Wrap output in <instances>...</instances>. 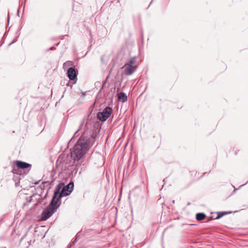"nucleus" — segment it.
Returning a JSON list of instances; mask_svg holds the SVG:
<instances>
[{
	"mask_svg": "<svg viewBox=\"0 0 248 248\" xmlns=\"http://www.w3.org/2000/svg\"><path fill=\"white\" fill-rule=\"evenodd\" d=\"M53 48H54V47H51L50 48H49L47 50V51H48V50H53Z\"/></svg>",
	"mask_w": 248,
	"mask_h": 248,
	"instance_id": "15",
	"label": "nucleus"
},
{
	"mask_svg": "<svg viewBox=\"0 0 248 248\" xmlns=\"http://www.w3.org/2000/svg\"><path fill=\"white\" fill-rule=\"evenodd\" d=\"M74 183L70 182L66 186L64 185V188L61 191L60 196H59L58 198H61L62 197L70 195L73 190Z\"/></svg>",
	"mask_w": 248,
	"mask_h": 248,
	"instance_id": "4",
	"label": "nucleus"
},
{
	"mask_svg": "<svg viewBox=\"0 0 248 248\" xmlns=\"http://www.w3.org/2000/svg\"><path fill=\"white\" fill-rule=\"evenodd\" d=\"M78 72L74 67H70L67 71V76L70 80L74 81V83H76L77 80V76Z\"/></svg>",
	"mask_w": 248,
	"mask_h": 248,
	"instance_id": "6",
	"label": "nucleus"
},
{
	"mask_svg": "<svg viewBox=\"0 0 248 248\" xmlns=\"http://www.w3.org/2000/svg\"><path fill=\"white\" fill-rule=\"evenodd\" d=\"M16 165L17 168L22 169L31 168V164L21 161H16Z\"/></svg>",
	"mask_w": 248,
	"mask_h": 248,
	"instance_id": "8",
	"label": "nucleus"
},
{
	"mask_svg": "<svg viewBox=\"0 0 248 248\" xmlns=\"http://www.w3.org/2000/svg\"><path fill=\"white\" fill-rule=\"evenodd\" d=\"M63 188L64 184L62 183H59L56 187L52 200H54V202L59 203L60 202L59 201L61 198H58L59 196H60L61 191L62 190V188Z\"/></svg>",
	"mask_w": 248,
	"mask_h": 248,
	"instance_id": "5",
	"label": "nucleus"
},
{
	"mask_svg": "<svg viewBox=\"0 0 248 248\" xmlns=\"http://www.w3.org/2000/svg\"><path fill=\"white\" fill-rule=\"evenodd\" d=\"M152 1H153V0H152V1H151V3H150L149 5H150L151 4V3H152Z\"/></svg>",
	"mask_w": 248,
	"mask_h": 248,
	"instance_id": "21",
	"label": "nucleus"
},
{
	"mask_svg": "<svg viewBox=\"0 0 248 248\" xmlns=\"http://www.w3.org/2000/svg\"><path fill=\"white\" fill-rule=\"evenodd\" d=\"M118 99L122 100V102L124 103L127 101V97L124 93L121 92L119 94Z\"/></svg>",
	"mask_w": 248,
	"mask_h": 248,
	"instance_id": "10",
	"label": "nucleus"
},
{
	"mask_svg": "<svg viewBox=\"0 0 248 248\" xmlns=\"http://www.w3.org/2000/svg\"><path fill=\"white\" fill-rule=\"evenodd\" d=\"M137 59V56L132 57L126 63L132 66H138V64L136 63V60Z\"/></svg>",
	"mask_w": 248,
	"mask_h": 248,
	"instance_id": "9",
	"label": "nucleus"
},
{
	"mask_svg": "<svg viewBox=\"0 0 248 248\" xmlns=\"http://www.w3.org/2000/svg\"><path fill=\"white\" fill-rule=\"evenodd\" d=\"M38 183H39L38 182H36V183H35V184H38Z\"/></svg>",
	"mask_w": 248,
	"mask_h": 248,
	"instance_id": "23",
	"label": "nucleus"
},
{
	"mask_svg": "<svg viewBox=\"0 0 248 248\" xmlns=\"http://www.w3.org/2000/svg\"><path fill=\"white\" fill-rule=\"evenodd\" d=\"M152 1H153V0H152V1H151V3H150L149 5H150L151 4V3H152Z\"/></svg>",
	"mask_w": 248,
	"mask_h": 248,
	"instance_id": "20",
	"label": "nucleus"
},
{
	"mask_svg": "<svg viewBox=\"0 0 248 248\" xmlns=\"http://www.w3.org/2000/svg\"><path fill=\"white\" fill-rule=\"evenodd\" d=\"M152 1H153V0H152V1H151V3H150L149 5H150L151 4V3H152Z\"/></svg>",
	"mask_w": 248,
	"mask_h": 248,
	"instance_id": "22",
	"label": "nucleus"
},
{
	"mask_svg": "<svg viewBox=\"0 0 248 248\" xmlns=\"http://www.w3.org/2000/svg\"><path fill=\"white\" fill-rule=\"evenodd\" d=\"M248 183V181L247 182V183H246L244 185H242L241 186H240L239 188H241V187H242L243 186L246 185V184H247Z\"/></svg>",
	"mask_w": 248,
	"mask_h": 248,
	"instance_id": "14",
	"label": "nucleus"
},
{
	"mask_svg": "<svg viewBox=\"0 0 248 248\" xmlns=\"http://www.w3.org/2000/svg\"><path fill=\"white\" fill-rule=\"evenodd\" d=\"M13 42H11V43L9 44V45H11V44H13Z\"/></svg>",
	"mask_w": 248,
	"mask_h": 248,
	"instance_id": "24",
	"label": "nucleus"
},
{
	"mask_svg": "<svg viewBox=\"0 0 248 248\" xmlns=\"http://www.w3.org/2000/svg\"><path fill=\"white\" fill-rule=\"evenodd\" d=\"M103 85L102 86V88H101V89L99 90V93H100L101 92V90L102 89H103Z\"/></svg>",
	"mask_w": 248,
	"mask_h": 248,
	"instance_id": "16",
	"label": "nucleus"
},
{
	"mask_svg": "<svg viewBox=\"0 0 248 248\" xmlns=\"http://www.w3.org/2000/svg\"><path fill=\"white\" fill-rule=\"evenodd\" d=\"M206 217V215L202 213H199L196 214V218L198 221L204 219Z\"/></svg>",
	"mask_w": 248,
	"mask_h": 248,
	"instance_id": "11",
	"label": "nucleus"
},
{
	"mask_svg": "<svg viewBox=\"0 0 248 248\" xmlns=\"http://www.w3.org/2000/svg\"><path fill=\"white\" fill-rule=\"evenodd\" d=\"M238 189H235L233 191V193H234Z\"/></svg>",
	"mask_w": 248,
	"mask_h": 248,
	"instance_id": "17",
	"label": "nucleus"
},
{
	"mask_svg": "<svg viewBox=\"0 0 248 248\" xmlns=\"http://www.w3.org/2000/svg\"><path fill=\"white\" fill-rule=\"evenodd\" d=\"M61 202L59 203L54 202L52 200L48 206L44 209L42 212L41 218L42 220H46L50 217L60 206Z\"/></svg>",
	"mask_w": 248,
	"mask_h": 248,
	"instance_id": "2",
	"label": "nucleus"
},
{
	"mask_svg": "<svg viewBox=\"0 0 248 248\" xmlns=\"http://www.w3.org/2000/svg\"><path fill=\"white\" fill-rule=\"evenodd\" d=\"M232 212H217V217L215 218V219H218L219 218H220V217H222L223 216L225 215H227V214H229L230 213H231Z\"/></svg>",
	"mask_w": 248,
	"mask_h": 248,
	"instance_id": "12",
	"label": "nucleus"
},
{
	"mask_svg": "<svg viewBox=\"0 0 248 248\" xmlns=\"http://www.w3.org/2000/svg\"><path fill=\"white\" fill-rule=\"evenodd\" d=\"M79 130V129H78V130L75 132V134H76L78 132V131Z\"/></svg>",
	"mask_w": 248,
	"mask_h": 248,
	"instance_id": "18",
	"label": "nucleus"
},
{
	"mask_svg": "<svg viewBox=\"0 0 248 248\" xmlns=\"http://www.w3.org/2000/svg\"><path fill=\"white\" fill-rule=\"evenodd\" d=\"M172 202H173V203H174V202H175L174 200L172 201Z\"/></svg>",
	"mask_w": 248,
	"mask_h": 248,
	"instance_id": "25",
	"label": "nucleus"
},
{
	"mask_svg": "<svg viewBox=\"0 0 248 248\" xmlns=\"http://www.w3.org/2000/svg\"><path fill=\"white\" fill-rule=\"evenodd\" d=\"M212 219H213V217H211V218H210V219L209 220H212Z\"/></svg>",
	"mask_w": 248,
	"mask_h": 248,
	"instance_id": "19",
	"label": "nucleus"
},
{
	"mask_svg": "<svg viewBox=\"0 0 248 248\" xmlns=\"http://www.w3.org/2000/svg\"><path fill=\"white\" fill-rule=\"evenodd\" d=\"M94 141L93 137L82 136L72 150L71 156L75 160H80L89 151Z\"/></svg>",
	"mask_w": 248,
	"mask_h": 248,
	"instance_id": "1",
	"label": "nucleus"
},
{
	"mask_svg": "<svg viewBox=\"0 0 248 248\" xmlns=\"http://www.w3.org/2000/svg\"><path fill=\"white\" fill-rule=\"evenodd\" d=\"M19 168H17V166L16 167H14L12 170L13 173L17 174L18 173V169Z\"/></svg>",
	"mask_w": 248,
	"mask_h": 248,
	"instance_id": "13",
	"label": "nucleus"
},
{
	"mask_svg": "<svg viewBox=\"0 0 248 248\" xmlns=\"http://www.w3.org/2000/svg\"><path fill=\"white\" fill-rule=\"evenodd\" d=\"M138 66H132L127 63H125L124 68V73L126 76L132 75L137 70Z\"/></svg>",
	"mask_w": 248,
	"mask_h": 248,
	"instance_id": "7",
	"label": "nucleus"
},
{
	"mask_svg": "<svg viewBox=\"0 0 248 248\" xmlns=\"http://www.w3.org/2000/svg\"><path fill=\"white\" fill-rule=\"evenodd\" d=\"M112 111V109L110 107H106L102 112L97 113V117L100 121L105 122L109 117Z\"/></svg>",
	"mask_w": 248,
	"mask_h": 248,
	"instance_id": "3",
	"label": "nucleus"
}]
</instances>
